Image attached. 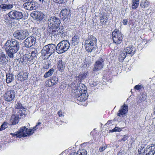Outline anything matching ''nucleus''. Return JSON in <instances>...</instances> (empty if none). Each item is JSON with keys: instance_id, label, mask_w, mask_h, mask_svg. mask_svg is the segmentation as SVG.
I'll return each instance as SVG.
<instances>
[{"instance_id": "obj_6", "label": "nucleus", "mask_w": 155, "mask_h": 155, "mask_svg": "<svg viewBox=\"0 0 155 155\" xmlns=\"http://www.w3.org/2000/svg\"><path fill=\"white\" fill-rule=\"evenodd\" d=\"M29 35V33L27 30H19L15 31L13 34L14 37L19 40H23Z\"/></svg>"}, {"instance_id": "obj_20", "label": "nucleus", "mask_w": 155, "mask_h": 155, "mask_svg": "<svg viewBox=\"0 0 155 155\" xmlns=\"http://www.w3.org/2000/svg\"><path fill=\"white\" fill-rule=\"evenodd\" d=\"M124 51L127 54V55L130 54L132 56L134 54L135 49L134 47L130 46L127 47L125 49Z\"/></svg>"}, {"instance_id": "obj_25", "label": "nucleus", "mask_w": 155, "mask_h": 155, "mask_svg": "<svg viewBox=\"0 0 155 155\" xmlns=\"http://www.w3.org/2000/svg\"><path fill=\"white\" fill-rule=\"evenodd\" d=\"M79 36L78 35H75L73 37L72 39V45H75L78 44L79 41Z\"/></svg>"}, {"instance_id": "obj_47", "label": "nucleus", "mask_w": 155, "mask_h": 155, "mask_svg": "<svg viewBox=\"0 0 155 155\" xmlns=\"http://www.w3.org/2000/svg\"><path fill=\"white\" fill-rule=\"evenodd\" d=\"M26 54H25L22 57L23 60L24 64L26 63L27 61H28Z\"/></svg>"}, {"instance_id": "obj_59", "label": "nucleus", "mask_w": 155, "mask_h": 155, "mask_svg": "<svg viewBox=\"0 0 155 155\" xmlns=\"http://www.w3.org/2000/svg\"><path fill=\"white\" fill-rule=\"evenodd\" d=\"M24 2H33V0H22Z\"/></svg>"}, {"instance_id": "obj_7", "label": "nucleus", "mask_w": 155, "mask_h": 155, "mask_svg": "<svg viewBox=\"0 0 155 155\" xmlns=\"http://www.w3.org/2000/svg\"><path fill=\"white\" fill-rule=\"evenodd\" d=\"M7 15L11 20L21 19L24 16L22 12L18 10L11 11Z\"/></svg>"}, {"instance_id": "obj_48", "label": "nucleus", "mask_w": 155, "mask_h": 155, "mask_svg": "<svg viewBox=\"0 0 155 155\" xmlns=\"http://www.w3.org/2000/svg\"><path fill=\"white\" fill-rule=\"evenodd\" d=\"M142 87L141 85H136L134 87V88L137 90H140Z\"/></svg>"}, {"instance_id": "obj_12", "label": "nucleus", "mask_w": 155, "mask_h": 155, "mask_svg": "<svg viewBox=\"0 0 155 155\" xmlns=\"http://www.w3.org/2000/svg\"><path fill=\"white\" fill-rule=\"evenodd\" d=\"M31 16L33 18L39 21H44L45 20L44 18L46 16L44 15L41 12L33 11L31 13Z\"/></svg>"}, {"instance_id": "obj_35", "label": "nucleus", "mask_w": 155, "mask_h": 155, "mask_svg": "<svg viewBox=\"0 0 155 155\" xmlns=\"http://www.w3.org/2000/svg\"><path fill=\"white\" fill-rule=\"evenodd\" d=\"M8 124L7 122H4L1 126L0 131H2L7 128L8 127Z\"/></svg>"}, {"instance_id": "obj_29", "label": "nucleus", "mask_w": 155, "mask_h": 155, "mask_svg": "<svg viewBox=\"0 0 155 155\" xmlns=\"http://www.w3.org/2000/svg\"><path fill=\"white\" fill-rule=\"evenodd\" d=\"M54 72V69L53 68H51L45 74L44 77L45 78H47L51 76L52 74Z\"/></svg>"}, {"instance_id": "obj_2", "label": "nucleus", "mask_w": 155, "mask_h": 155, "mask_svg": "<svg viewBox=\"0 0 155 155\" xmlns=\"http://www.w3.org/2000/svg\"><path fill=\"white\" fill-rule=\"evenodd\" d=\"M41 124L40 122L38 123L36 126L33 128V129H29L26 128V127L24 126L23 127L21 128L19 131L15 133H11V134L13 136H16V137L20 138L21 137H25L27 136L26 134L28 135H30L32 134L38 128V126Z\"/></svg>"}, {"instance_id": "obj_61", "label": "nucleus", "mask_w": 155, "mask_h": 155, "mask_svg": "<svg viewBox=\"0 0 155 155\" xmlns=\"http://www.w3.org/2000/svg\"><path fill=\"white\" fill-rule=\"evenodd\" d=\"M107 21V18H106V20L105 21L104 20V22H103V23H104L105 25H106Z\"/></svg>"}, {"instance_id": "obj_44", "label": "nucleus", "mask_w": 155, "mask_h": 155, "mask_svg": "<svg viewBox=\"0 0 155 155\" xmlns=\"http://www.w3.org/2000/svg\"><path fill=\"white\" fill-rule=\"evenodd\" d=\"M18 114H19L20 116H21L22 117H25L26 114L24 113L23 111L21 110L19 111Z\"/></svg>"}, {"instance_id": "obj_3", "label": "nucleus", "mask_w": 155, "mask_h": 155, "mask_svg": "<svg viewBox=\"0 0 155 155\" xmlns=\"http://www.w3.org/2000/svg\"><path fill=\"white\" fill-rule=\"evenodd\" d=\"M97 39L94 36L91 35L85 41L86 50L90 52L95 51L97 48Z\"/></svg>"}, {"instance_id": "obj_49", "label": "nucleus", "mask_w": 155, "mask_h": 155, "mask_svg": "<svg viewBox=\"0 0 155 155\" xmlns=\"http://www.w3.org/2000/svg\"><path fill=\"white\" fill-rule=\"evenodd\" d=\"M128 137L127 135H125L123 136V138H122L121 140L120 141H125L127 139Z\"/></svg>"}, {"instance_id": "obj_62", "label": "nucleus", "mask_w": 155, "mask_h": 155, "mask_svg": "<svg viewBox=\"0 0 155 155\" xmlns=\"http://www.w3.org/2000/svg\"><path fill=\"white\" fill-rule=\"evenodd\" d=\"M39 1L40 2H41V3H43L44 2H45V0H39Z\"/></svg>"}, {"instance_id": "obj_28", "label": "nucleus", "mask_w": 155, "mask_h": 155, "mask_svg": "<svg viewBox=\"0 0 155 155\" xmlns=\"http://www.w3.org/2000/svg\"><path fill=\"white\" fill-rule=\"evenodd\" d=\"M59 25H56V29H57L58 31V35H60V34H61V35H62V36H63V34L64 33V28L63 26H61V27H59Z\"/></svg>"}, {"instance_id": "obj_26", "label": "nucleus", "mask_w": 155, "mask_h": 155, "mask_svg": "<svg viewBox=\"0 0 155 155\" xmlns=\"http://www.w3.org/2000/svg\"><path fill=\"white\" fill-rule=\"evenodd\" d=\"M13 75L12 74H7L6 75V82L7 83H9L14 80Z\"/></svg>"}, {"instance_id": "obj_21", "label": "nucleus", "mask_w": 155, "mask_h": 155, "mask_svg": "<svg viewBox=\"0 0 155 155\" xmlns=\"http://www.w3.org/2000/svg\"><path fill=\"white\" fill-rule=\"evenodd\" d=\"M83 85L82 84H77L74 87L76 91H78L80 94H87V91L85 89H83L81 88L82 87L83 88Z\"/></svg>"}, {"instance_id": "obj_64", "label": "nucleus", "mask_w": 155, "mask_h": 155, "mask_svg": "<svg viewBox=\"0 0 155 155\" xmlns=\"http://www.w3.org/2000/svg\"><path fill=\"white\" fill-rule=\"evenodd\" d=\"M69 155H73L72 154H70Z\"/></svg>"}, {"instance_id": "obj_56", "label": "nucleus", "mask_w": 155, "mask_h": 155, "mask_svg": "<svg viewBox=\"0 0 155 155\" xmlns=\"http://www.w3.org/2000/svg\"><path fill=\"white\" fill-rule=\"evenodd\" d=\"M128 22L127 19H124L123 20L122 23L124 25H127V22Z\"/></svg>"}, {"instance_id": "obj_42", "label": "nucleus", "mask_w": 155, "mask_h": 155, "mask_svg": "<svg viewBox=\"0 0 155 155\" xmlns=\"http://www.w3.org/2000/svg\"><path fill=\"white\" fill-rule=\"evenodd\" d=\"M18 77V80L20 81H23L26 78V77H24V75H19Z\"/></svg>"}, {"instance_id": "obj_5", "label": "nucleus", "mask_w": 155, "mask_h": 155, "mask_svg": "<svg viewBox=\"0 0 155 155\" xmlns=\"http://www.w3.org/2000/svg\"><path fill=\"white\" fill-rule=\"evenodd\" d=\"M70 46V43L67 40L61 41L56 46V52L58 54L62 53L67 51Z\"/></svg>"}, {"instance_id": "obj_22", "label": "nucleus", "mask_w": 155, "mask_h": 155, "mask_svg": "<svg viewBox=\"0 0 155 155\" xmlns=\"http://www.w3.org/2000/svg\"><path fill=\"white\" fill-rule=\"evenodd\" d=\"M13 7V4H2L0 5V11H6Z\"/></svg>"}, {"instance_id": "obj_18", "label": "nucleus", "mask_w": 155, "mask_h": 155, "mask_svg": "<svg viewBox=\"0 0 155 155\" xmlns=\"http://www.w3.org/2000/svg\"><path fill=\"white\" fill-rule=\"evenodd\" d=\"M146 153L148 155H153L155 153V145L151 144L146 148Z\"/></svg>"}, {"instance_id": "obj_45", "label": "nucleus", "mask_w": 155, "mask_h": 155, "mask_svg": "<svg viewBox=\"0 0 155 155\" xmlns=\"http://www.w3.org/2000/svg\"><path fill=\"white\" fill-rule=\"evenodd\" d=\"M86 77V76L84 74H81L78 76V78L81 80L84 79Z\"/></svg>"}, {"instance_id": "obj_32", "label": "nucleus", "mask_w": 155, "mask_h": 155, "mask_svg": "<svg viewBox=\"0 0 155 155\" xmlns=\"http://www.w3.org/2000/svg\"><path fill=\"white\" fill-rule=\"evenodd\" d=\"M15 107L16 108L18 109H22L23 110V109H25V108L22 106V104L20 102H17Z\"/></svg>"}, {"instance_id": "obj_40", "label": "nucleus", "mask_w": 155, "mask_h": 155, "mask_svg": "<svg viewBox=\"0 0 155 155\" xmlns=\"http://www.w3.org/2000/svg\"><path fill=\"white\" fill-rule=\"evenodd\" d=\"M107 147V145H104L101 146L99 149V150L100 152H102L104 151L105 149Z\"/></svg>"}, {"instance_id": "obj_30", "label": "nucleus", "mask_w": 155, "mask_h": 155, "mask_svg": "<svg viewBox=\"0 0 155 155\" xmlns=\"http://www.w3.org/2000/svg\"><path fill=\"white\" fill-rule=\"evenodd\" d=\"M126 56H127V54L125 52V51L121 52L119 56V59L121 61H122L126 57Z\"/></svg>"}, {"instance_id": "obj_34", "label": "nucleus", "mask_w": 155, "mask_h": 155, "mask_svg": "<svg viewBox=\"0 0 155 155\" xmlns=\"http://www.w3.org/2000/svg\"><path fill=\"white\" fill-rule=\"evenodd\" d=\"M58 78L55 76L53 77L51 80V82L53 84V85L57 84L58 82Z\"/></svg>"}, {"instance_id": "obj_37", "label": "nucleus", "mask_w": 155, "mask_h": 155, "mask_svg": "<svg viewBox=\"0 0 155 155\" xmlns=\"http://www.w3.org/2000/svg\"><path fill=\"white\" fill-rule=\"evenodd\" d=\"M56 26H55V27H54V29H52V31L51 32V33L54 35H58V31L57 29H56Z\"/></svg>"}, {"instance_id": "obj_15", "label": "nucleus", "mask_w": 155, "mask_h": 155, "mask_svg": "<svg viewBox=\"0 0 155 155\" xmlns=\"http://www.w3.org/2000/svg\"><path fill=\"white\" fill-rule=\"evenodd\" d=\"M70 11L66 8L62 9L61 11L60 14V17L63 21L66 19L68 20L70 17Z\"/></svg>"}, {"instance_id": "obj_63", "label": "nucleus", "mask_w": 155, "mask_h": 155, "mask_svg": "<svg viewBox=\"0 0 155 155\" xmlns=\"http://www.w3.org/2000/svg\"><path fill=\"white\" fill-rule=\"evenodd\" d=\"M154 112H153V114L155 115V109H154Z\"/></svg>"}, {"instance_id": "obj_38", "label": "nucleus", "mask_w": 155, "mask_h": 155, "mask_svg": "<svg viewBox=\"0 0 155 155\" xmlns=\"http://www.w3.org/2000/svg\"><path fill=\"white\" fill-rule=\"evenodd\" d=\"M6 75V74L5 71L1 72L0 73V78L2 79V81L5 80Z\"/></svg>"}, {"instance_id": "obj_50", "label": "nucleus", "mask_w": 155, "mask_h": 155, "mask_svg": "<svg viewBox=\"0 0 155 155\" xmlns=\"http://www.w3.org/2000/svg\"><path fill=\"white\" fill-rule=\"evenodd\" d=\"M120 128L117 127H116L114 128V129H112L111 130V132H117V131H119Z\"/></svg>"}, {"instance_id": "obj_51", "label": "nucleus", "mask_w": 155, "mask_h": 155, "mask_svg": "<svg viewBox=\"0 0 155 155\" xmlns=\"http://www.w3.org/2000/svg\"><path fill=\"white\" fill-rule=\"evenodd\" d=\"M17 61L20 63H23V60L22 57H21L17 59Z\"/></svg>"}, {"instance_id": "obj_27", "label": "nucleus", "mask_w": 155, "mask_h": 155, "mask_svg": "<svg viewBox=\"0 0 155 155\" xmlns=\"http://www.w3.org/2000/svg\"><path fill=\"white\" fill-rule=\"evenodd\" d=\"M150 5V3L147 0H143L140 3V6L144 8H147Z\"/></svg>"}, {"instance_id": "obj_53", "label": "nucleus", "mask_w": 155, "mask_h": 155, "mask_svg": "<svg viewBox=\"0 0 155 155\" xmlns=\"http://www.w3.org/2000/svg\"><path fill=\"white\" fill-rule=\"evenodd\" d=\"M58 114L60 117H63L64 115L62 114V113L61 110H60L58 112Z\"/></svg>"}, {"instance_id": "obj_10", "label": "nucleus", "mask_w": 155, "mask_h": 155, "mask_svg": "<svg viewBox=\"0 0 155 155\" xmlns=\"http://www.w3.org/2000/svg\"><path fill=\"white\" fill-rule=\"evenodd\" d=\"M15 93L14 90H10L5 92L4 95V99L7 102H11L14 99Z\"/></svg>"}, {"instance_id": "obj_1", "label": "nucleus", "mask_w": 155, "mask_h": 155, "mask_svg": "<svg viewBox=\"0 0 155 155\" xmlns=\"http://www.w3.org/2000/svg\"><path fill=\"white\" fill-rule=\"evenodd\" d=\"M20 43L15 39L7 41L4 46L7 54L9 58L13 59L15 53L19 50Z\"/></svg>"}, {"instance_id": "obj_8", "label": "nucleus", "mask_w": 155, "mask_h": 155, "mask_svg": "<svg viewBox=\"0 0 155 155\" xmlns=\"http://www.w3.org/2000/svg\"><path fill=\"white\" fill-rule=\"evenodd\" d=\"M47 23L49 29H54V27L56 25H60L61 22L59 18L55 16L49 18Z\"/></svg>"}, {"instance_id": "obj_13", "label": "nucleus", "mask_w": 155, "mask_h": 155, "mask_svg": "<svg viewBox=\"0 0 155 155\" xmlns=\"http://www.w3.org/2000/svg\"><path fill=\"white\" fill-rule=\"evenodd\" d=\"M23 7L25 9L28 10H35L38 6L35 2H26L23 5Z\"/></svg>"}, {"instance_id": "obj_58", "label": "nucleus", "mask_w": 155, "mask_h": 155, "mask_svg": "<svg viewBox=\"0 0 155 155\" xmlns=\"http://www.w3.org/2000/svg\"><path fill=\"white\" fill-rule=\"evenodd\" d=\"M74 83H72L71 84V88H74V91H76L75 89V88L74 87L75 86V85L74 86Z\"/></svg>"}, {"instance_id": "obj_16", "label": "nucleus", "mask_w": 155, "mask_h": 155, "mask_svg": "<svg viewBox=\"0 0 155 155\" xmlns=\"http://www.w3.org/2000/svg\"><path fill=\"white\" fill-rule=\"evenodd\" d=\"M9 58L2 51H0V64L6 65L8 62Z\"/></svg>"}, {"instance_id": "obj_52", "label": "nucleus", "mask_w": 155, "mask_h": 155, "mask_svg": "<svg viewBox=\"0 0 155 155\" xmlns=\"http://www.w3.org/2000/svg\"><path fill=\"white\" fill-rule=\"evenodd\" d=\"M117 155H125L124 151L123 150H121L118 153Z\"/></svg>"}, {"instance_id": "obj_17", "label": "nucleus", "mask_w": 155, "mask_h": 155, "mask_svg": "<svg viewBox=\"0 0 155 155\" xmlns=\"http://www.w3.org/2000/svg\"><path fill=\"white\" fill-rule=\"evenodd\" d=\"M104 61L103 59L97 61L95 63L93 68L94 71H97L101 70L103 67Z\"/></svg>"}, {"instance_id": "obj_43", "label": "nucleus", "mask_w": 155, "mask_h": 155, "mask_svg": "<svg viewBox=\"0 0 155 155\" xmlns=\"http://www.w3.org/2000/svg\"><path fill=\"white\" fill-rule=\"evenodd\" d=\"M107 16L105 15H103L101 17L100 19V22L102 23H103L104 22V19L107 18Z\"/></svg>"}, {"instance_id": "obj_54", "label": "nucleus", "mask_w": 155, "mask_h": 155, "mask_svg": "<svg viewBox=\"0 0 155 155\" xmlns=\"http://www.w3.org/2000/svg\"><path fill=\"white\" fill-rule=\"evenodd\" d=\"M139 5L137 4H133L132 5V8L133 9H136L137 7H138V6Z\"/></svg>"}, {"instance_id": "obj_24", "label": "nucleus", "mask_w": 155, "mask_h": 155, "mask_svg": "<svg viewBox=\"0 0 155 155\" xmlns=\"http://www.w3.org/2000/svg\"><path fill=\"white\" fill-rule=\"evenodd\" d=\"M65 65L64 63L61 60L59 61L58 63L57 68L60 71H62L64 69Z\"/></svg>"}, {"instance_id": "obj_57", "label": "nucleus", "mask_w": 155, "mask_h": 155, "mask_svg": "<svg viewBox=\"0 0 155 155\" xmlns=\"http://www.w3.org/2000/svg\"><path fill=\"white\" fill-rule=\"evenodd\" d=\"M141 96L142 97V98L140 97L141 101H144L146 99V96L145 95H141Z\"/></svg>"}, {"instance_id": "obj_14", "label": "nucleus", "mask_w": 155, "mask_h": 155, "mask_svg": "<svg viewBox=\"0 0 155 155\" xmlns=\"http://www.w3.org/2000/svg\"><path fill=\"white\" fill-rule=\"evenodd\" d=\"M73 95L77 98L78 100L81 101H85L88 97L87 94H80L78 91H75L73 94Z\"/></svg>"}, {"instance_id": "obj_60", "label": "nucleus", "mask_w": 155, "mask_h": 155, "mask_svg": "<svg viewBox=\"0 0 155 155\" xmlns=\"http://www.w3.org/2000/svg\"><path fill=\"white\" fill-rule=\"evenodd\" d=\"M6 2L5 0H0V2L1 3H5Z\"/></svg>"}, {"instance_id": "obj_9", "label": "nucleus", "mask_w": 155, "mask_h": 155, "mask_svg": "<svg viewBox=\"0 0 155 155\" xmlns=\"http://www.w3.org/2000/svg\"><path fill=\"white\" fill-rule=\"evenodd\" d=\"M112 36L113 42L116 44L121 43L122 40V35L118 30H115L112 33Z\"/></svg>"}, {"instance_id": "obj_41", "label": "nucleus", "mask_w": 155, "mask_h": 155, "mask_svg": "<svg viewBox=\"0 0 155 155\" xmlns=\"http://www.w3.org/2000/svg\"><path fill=\"white\" fill-rule=\"evenodd\" d=\"M98 84V82L97 81H93L92 83H89L90 86L91 87H93L95 86Z\"/></svg>"}, {"instance_id": "obj_4", "label": "nucleus", "mask_w": 155, "mask_h": 155, "mask_svg": "<svg viewBox=\"0 0 155 155\" xmlns=\"http://www.w3.org/2000/svg\"><path fill=\"white\" fill-rule=\"evenodd\" d=\"M55 51H56V46L54 44H50L43 48L41 51V53L44 56L48 57L54 53Z\"/></svg>"}, {"instance_id": "obj_36", "label": "nucleus", "mask_w": 155, "mask_h": 155, "mask_svg": "<svg viewBox=\"0 0 155 155\" xmlns=\"http://www.w3.org/2000/svg\"><path fill=\"white\" fill-rule=\"evenodd\" d=\"M54 2L59 4H66L67 0H53Z\"/></svg>"}, {"instance_id": "obj_33", "label": "nucleus", "mask_w": 155, "mask_h": 155, "mask_svg": "<svg viewBox=\"0 0 155 155\" xmlns=\"http://www.w3.org/2000/svg\"><path fill=\"white\" fill-rule=\"evenodd\" d=\"M31 55L33 58H35L36 56L38 55V51L37 50L34 49H32V51H31Z\"/></svg>"}, {"instance_id": "obj_19", "label": "nucleus", "mask_w": 155, "mask_h": 155, "mask_svg": "<svg viewBox=\"0 0 155 155\" xmlns=\"http://www.w3.org/2000/svg\"><path fill=\"white\" fill-rule=\"evenodd\" d=\"M128 111V106L124 104L123 106L121 107V109L119 110L117 113V115L119 116H121V115L126 114Z\"/></svg>"}, {"instance_id": "obj_23", "label": "nucleus", "mask_w": 155, "mask_h": 155, "mask_svg": "<svg viewBox=\"0 0 155 155\" xmlns=\"http://www.w3.org/2000/svg\"><path fill=\"white\" fill-rule=\"evenodd\" d=\"M19 114L13 115L11 116V122L12 124L15 125L18 123L19 121Z\"/></svg>"}, {"instance_id": "obj_39", "label": "nucleus", "mask_w": 155, "mask_h": 155, "mask_svg": "<svg viewBox=\"0 0 155 155\" xmlns=\"http://www.w3.org/2000/svg\"><path fill=\"white\" fill-rule=\"evenodd\" d=\"M26 55L28 57V58L27 57L28 61H29L31 62H32L34 58L30 54H26Z\"/></svg>"}, {"instance_id": "obj_31", "label": "nucleus", "mask_w": 155, "mask_h": 155, "mask_svg": "<svg viewBox=\"0 0 155 155\" xmlns=\"http://www.w3.org/2000/svg\"><path fill=\"white\" fill-rule=\"evenodd\" d=\"M87 151L84 149L78 151L76 154V155H87Z\"/></svg>"}, {"instance_id": "obj_11", "label": "nucleus", "mask_w": 155, "mask_h": 155, "mask_svg": "<svg viewBox=\"0 0 155 155\" xmlns=\"http://www.w3.org/2000/svg\"><path fill=\"white\" fill-rule=\"evenodd\" d=\"M36 38L34 36L28 37L24 41L23 44L26 48H30L34 45L36 43Z\"/></svg>"}, {"instance_id": "obj_46", "label": "nucleus", "mask_w": 155, "mask_h": 155, "mask_svg": "<svg viewBox=\"0 0 155 155\" xmlns=\"http://www.w3.org/2000/svg\"><path fill=\"white\" fill-rule=\"evenodd\" d=\"M4 19L5 20V22L7 23L9 22L11 20H12L11 19L9 18V17H7V16H5L4 17Z\"/></svg>"}, {"instance_id": "obj_55", "label": "nucleus", "mask_w": 155, "mask_h": 155, "mask_svg": "<svg viewBox=\"0 0 155 155\" xmlns=\"http://www.w3.org/2000/svg\"><path fill=\"white\" fill-rule=\"evenodd\" d=\"M133 4H137L139 5V0H133Z\"/></svg>"}]
</instances>
